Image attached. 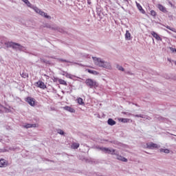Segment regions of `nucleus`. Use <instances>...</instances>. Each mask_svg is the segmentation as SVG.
Returning <instances> with one entry per match:
<instances>
[{
    "label": "nucleus",
    "mask_w": 176,
    "mask_h": 176,
    "mask_svg": "<svg viewBox=\"0 0 176 176\" xmlns=\"http://www.w3.org/2000/svg\"><path fill=\"white\" fill-rule=\"evenodd\" d=\"M57 133L58 134H60V135H64V134H65V133L64 132V131H63L62 129H57Z\"/></svg>",
    "instance_id": "obj_29"
},
{
    "label": "nucleus",
    "mask_w": 176,
    "mask_h": 176,
    "mask_svg": "<svg viewBox=\"0 0 176 176\" xmlns=\"http://www.w3.org/2000/svg\"><path fill=\"white\" fill-rule=\"evenodd\" d=\"M126 74H128L129 75H134L133 73H131V72H127Z\"/></svg>",
    "instance_id": "obj_41"
},
{
    "label": "nucleus",
    "mask_w": 176,
    "mask_h": 176,
    "mask_svg": "<svg viewBox=\"0 0 176 176\" xmlns=\"http://www.w3.org/2000/svg\"><path fill=\"white\" fill-rule=\"evenodd\" d=\"M56 25H50L49 23H45L44 25L45 28H50V30H53V28H55Z\"/></svg>",
    "instance_id": "obj_20"
},
{
    "label": "nucleus",
    "mask_w": 176,
    "mask_h": 176,
    "mask_svg": "<svg viewBox=\"0 0 176 176\" xmlns=\"http://www.w3.org/2000/svg\"><path fill=\"white\" fill-rule=\"evenodd\" d=\"M77 101L80 105H83V104H85V102H83V99H82V98H78Z\"/></svg>",
    "instance_id": "obj_26"
},
{
    "label": "nucleus",
    "mask_w": 176,
    "mask_h": 176,
    "mask_svg": "<svg viewBox=\"0 0 176 176\" xmlns=\"http://www.w3.org/2000/svg\"><path fill=\"white\" fill-rule=\"evenodd\" d=\"M63 109H65V111H68V112H71L72 113H75V109H74L71 107L65 106V107H63Z\"/></svg>",
    "instance_id": "obj_13"
},
{
    "label": "nucleus",
    "mask_w": 176,
    "mask_h": 176,
    "mask_svg": "<svg viewBox=\"0 0 176 176\" xmlns=\"http://www.w3.org/2000/svg\"><path fill=\"white\" fill-rule=\"evenodd\" d=\"M168 61H171L169 58H168Z\"/></svg>",
    "instance_id": "obj_46"
},
{
    "label": "nucleus",
    "mask_w": 176,
    "mask_h": 176,
    "mask_svg": "<svg viewBox=\"0 0 176 176\" xmlns=\"http://www.w3.org/2000/svg\"><path fill=\"white\" fill-rule=\"evenodd\" d=\"M94 60V63L95 65L98 67H100L101 68H105L106 69H111L112 66L111 65V63L105 62L104 60L101 59V58L92 57Z\"/></svg>",
    "instance_id": "obj_1"
},
{
    "label": "nucleus",
    "mask_w": 176,
    "mask_h": 176,
    "mask_svg": "<svg viewBox=\"0 0 176 176\" xmlns=\"http://www.w3.org/2000/svg\"><path fill=\"white\" fill-rule=\"evenodd\" d=\"M79 147V143H73L72 145V148L73 149H78Z\"/></svg>",
    "instance_id": "obj_22"
},
{
    "label": "nucleus",
    "mask_w": 176,
    "mask_h": 176,
    "mask_svg": "<svg viewBox=\"0 0 176 176\" xmlns=\"http://www.w3.org/2000/svg\"><path fill=\"white\" fill-rule=\"evenodd\" d=\"M88 5H91V1L90 0H87Z\"/></svg>",
    "instance_id": "obj_42"
},
{
    "label": "nucleus",
    "mask_w": 176,
    "mask_h": 176,
    "mask_svg": "<svg viewBox=\"0 0 176 176\" xmlns=\"http://www.w3.org/2000/svg\"><path fill=\"white\" fill-rule=\"evenodd\" d=\"M40 61H41V63H46V60H45V59H43V58H40Z\"/></svg>",
    "instance_id": "obj_39"
},
{
    "label": "nucleus",
    "mask_w": 176,
    "mask_h": 176,
    "mask_svg": "<svg viewBox=\"0 0 176 176\" xmlns=\"http://www.w3.org/2000/svg\"><path fill=\"white\" fill-rule=\"evenodd\" d=\"M21 76L22 77V78H28V74H27V73H22V74H21Z\"/></svg>",
    "instance_id": "obj_33"
},
{
    "label": "nucleus",
    "mask_w": 176,
    "mask_h": 176,
    "mask_svg": "<svg viewBox=\"0 0 176 176\" xmlns=\"http://www.w3.org/2000/svg\"><path fill=\"white\" fill-rule=\"evenodd\" d=\"M58 82L60 83V85H64L65 86H67V82L63 79H59L58 80Z\"/></svg>",
    "instance_id": "obj_23"
},
{
    "label": "nucleus",
    "mask_w": 176,
    "mask_h": 176,
    "mask_svg": "<svg viewBox=\"0 0 176 176\" xmlns=\"http://www.w3.org/2000/svg\"><path fill=\"white\" fill-rule=\"evenodd\" d=\"M133 116H135V118H142V119H145V117L144 116V115L140 114V115H133Z\"/></svg>",
    "instance_id": "obj_31"
},
{
    "label": "nucleus",
    "mask_w": 176,
    "mask_h": 176,
    "mask_svg": "<svg viewBox=\"0 0 176 176\" xmlns=\"http://www.w3.org/2000/svg\"><path fill=\"white\" fill-rule=\"evenodd\" d=\"M8 162L5 160H0V167H6Z\"/></svg>",
    "instance_id": "obj_17"
},
{
    "label": "nucleus",
    "mask_w": 176,
    "mask_h": 176,
    "mask_svg": "<svg viewBox=\"0 0 176 176\" xmlns=\"http://www.w3.org/2000/svg\"><path fill=\"white\" fill-rule=\"evenodd\" d=\"M155 119H157L158 120H164L166 118H163V117H160L159 116H156L155 117Z\"/></svg>",
    "instance_id": "obj_32"
},
{
    "label": "nucleus",
    "mask_w": 176,
    "mask_h": 176,
    "mask_svg": "<svg viewBox=\"0 0 176 176\" xmlns=\"http://www.w3.org/2000/svg\"><path fill=\"white\" fill-rule=\"evenodd\" d=\"M45 64H50V61H49V60H45Z\"/></svg>",
    "instance_id": "obj_43"
},
{
    "label": "nucleus",
    "mask_w": 176,
    "mask_h": 176,
    "mask_svg": "<svg viewBox=\"0 0 176 176\" xmlns=\"http://www.w3.org/2000/svg\"><path fill=\"white\" fill-rule=\"evenodd\" d=\"M120 120L122 123H127L129 122V120H130L127 119V118H120Z\"/></svg>",
    "instance_id": "obj_28"
},
{
    "label": "nucleus",
    "mask_w": 176,
    "mask_h": 176,
    "mask_svg": "<svg viewBox=\"0 0 176 176\" xmlns=\"http://www.w3.org/2000/svg\"><path fill=\"white\" fill-rule=\"evenodd\" d=\"M33 10L36 13H38V14H40V16H42L43 17H45V19H47V20H52V16L50 15H47V13L42 11L41 9L38 8L37 7H34Z\"/></svg>",
    "instance_id": "obj_3"
},
{
    "label": "nucleus",
    "mask_w": 176,
    "mask_h": 176,
    "mask_svg": "<svg viewBox=\"0 0 176 176\" xmlns=\"http://www.w3.org/2000/svg\"><path fill=\"white\" fill-rule=\"evenodd\" d=\"M28 0H22L23 2H24V3H25V2H27Z\"/></svg>",
    "instance_id": "obj_45"
},
{
    "label": "nucleus",
    "mask_w": 176,
    "mask_h": 176,
    "mask_svg": "<svg viewBox=\"0 0 176 176\" xmlns=\"http://www.w3.org/2000/svg\"><path fill=\"white\" fill-rule=\"evenodd\" d=\"M100 151H102V152H104V153H107L108 155H118L116 150L111 148L102 147L100 148Z\"/></svg>",
    "instance_id": "obj_4"
},
{
    "label": "nucleus",
    "mask_w": 176,
    "mask_h": 176,
    "mask_svg": "<svg viewBox=\"0 0 176 176\" xmlns=\"http://www.w3.org/2000/svg\"><path fill=\"white\" fill-rule=\"evenodd\" d=\"M146 148H148V149H155V148H159V145H157V144H155L153 142H148L146 143Z\"/></svg>",
    "instance_id": "obj_6"
},
{
    "label": "nucleus",
    "mask_w": 176,
    "mask_h": 176,
    "mask_svg": "<svg viewBox=\"0 0 176 176\" xmlns=\"http://www.w3.org/2000/svg\"><path fill=\"white\" fill-rule=\"evenodd\" d=\"M146 119H147V120H151L152 118L149 116H148Z\"/></svg>",
    "instance_id": "obj_44"
},
{
    "label": "nucleus",
    "mask_w": 176,
    "mask_h": 176,
    "mask_svg": "<svg viewBox=\"0 0 176 176\" xmlns=\"http://www.w3.org/2000/svg\"><path fill=\"white\" fill-rule=\"evenodd\" d=\"M12 49L14 50H19V52H25V47L17 43H14Z\"/></svg>",
    "instance_id": "obj_5"
},
{
    "label": "nucleus",
    "mask_w": 176,
    "mask_h": 176,
    "mask_svg": "<svg viewBox=\"0 0 176 176\" xmlns=\"http://www.w3.org/2000/svg\"><path fill=\"white\" fill-rule=\"evenodd\" d=\"M157 8L161 12H163V13H167V9H166V7L163 6V5L158 4Z\"/></svg>",
    "instance_id": "obj_12"
},
{
    "label": "nucleus",
    "mask_w": 176,
    "mask_h": 176,
    "mask_svg": "<svg viewBox=\"0 0 176 176\" xmlns=\"http://www.w3.org/2000/svg\"><path fill=\"white\" fill-rule=\"evenodd\" d=\"M25 129H31V127H36V124H27L23 126Z\"/></svg>",
    "instance_id": "obj_19"
},
{
    "label": "nucleus",
    "mask_w": 176,
    "mask_h": 176,
    "mask_svg": "<svg viewBox=\"0 0 176 176\" xmlns=\"http://www.w3.org/2000/svg\"><path fill=\"white\" fill-rule=\"evenodd\" d=\"M52 31H58V32H61L62 34H64L65 32L64 28H60L57 25H55V28H52Z\"/></svg>",
    "instance_id": "obj_8"
},
{
    "label": "nucleus",
    "mask_w": 176,
    "mask_h": 176,
    "mask_svg": "<svg viewBox=\"0 0 176 176\" xmlns=\"http://www.w3.org/2000/svg\"><path fill=\"white\" fill-rule=\"evenodd\" d=\"M66 77H67V78H69L70 79L72 78L71 74H66Z\"/></svg>",
    "instance_id": "obj_40"
},
{
    "label": "nucleus",
    "mask_w": 176,
    "mask_h": 176,
    "mask_svg": "<svg viewBox=\"0 0 176 176\" xmlns=\"http://www.w3.org/2000/svg\"><path fill=\"white\" fill-rule=\"evenodd\" d=\"M56 60L58 61H59V63H70L72 64H76L77 65H80V67H84L83 65L80 64V63H74V62H71L69 60H67L65 59H63V58H56Z\"/></svg>",
    "instance_id": "obj_7"
},
{
    "label": "nucleus",
    "mask_w": 176,
    "mask_h": 176,
    "mask_svg": "<svg viewBox=\"0 0 176 176\" xmlns=\"http://www.w3.org/2000/svg\"><path fill=\"white\" fill-rule=\"evenodd\" d=\"M175 65H176V61H175Z\"/></svg>",
    "instance_id": "obj_47"
},
{
    "label": "nucleus",
    "mask_w": 176,
    "mask_h": 176,
    "mask_svg": "<svg viewBox=\"0 0 176 176\" xmlns=\"http://www.w3.org/2000/svg\"><path fill=\"white\" fill-rule=\"evenodd\" d=\"M160 152H163L164 153H170V150L166 148H161Z\"/></svg>",
    "instance_id": "obj_27"
},
{
    "label": "nucleus",
    "mask_w": 176,
    "mask_h": 176,
    "mask_svg": "<svg viewBox=\"0 0 176 176\" xmlns=\"http://www.w3.org/2000/svg\"><path fill=\"white\" fill-rule=\"evenodd\" d=\"M165 27H166V28H167L168 30H170V31H173V32H174V30H175V29H174V28H170V26H168V25H166V26H165Z\"/></svg>",
    "instance_id": "obj_35"
},
{
    "label": "nucleus",
    "mask_w": 176,
    "mask_h": 176,
    "mask_svg": "<svg viewBox=\"0 0 176 176\" xmlns=\"http://www.w3.org/2000/svg\"><path fill=\"white\" fill-rule=\"evenodd\" d=\"M122 113H123L124 115H127L128 116H130V115H131V113H126V112H124V111H123Z\"/></svg>",
    "instance_id": "obj_38"
},
{
    "label": "nucleus",
    "mask_w": 176,
    "mask_h": 176,
    "mask_svg": "<svg viewBox=\"0 0 176 176\" xmlns=\"http://www.w3.org/2000/svg\"><path fill=\"white\" fill-rule=\"evenodd\" d=\"M168 17L170 19V20H173V17H174V16H173V14H169L168 15Z\"/></svg>",
    "instance_id": "obj_36"
},
{
    "label": "nucleus",
    "mask_w": 176,
    "mask_h": 176,
    "mask_svg": "<svg viewBox=\"0 0 176 176\" xmlns=\"http://www.w3.org/2000/svg\"><path fill=\"white\" fill-rule=\"evenodd\" d=\"M85 84L87 85V86H88V87H89L90 89H96V87H98V83L96 82V80L91 79V78H87L85 80Z\"/></svg>",
    "instance_id": "obj_2"
},
{
    "label": "nucleus",
    "mask_w": 176,
    "mask_h": 176,
    "mask_svg": "<svg viewBox=\"0 0 176 176\" xmlns=\"http://www.w3.org/2000/svg\"><path fill=\"white\" fill-rule=\"evenodd\" d=\"M175 135V137H176V135Z\"/></svg>",
    "instance_id": "obj_48"
},
{
    "label": "nucleus",
    "mask_w": 176,
    "mask_h": 176,
    "mask_svg": "<svg viewBox=\"0 0 176 176\" xmlns=\"http://www.w3.org/2000/svg\"><path fill=\"white\" fill-rule=\"evenodd\" d=\"M170 50L171 51V52H173V53H174L175 52H176V49L175 48H173V47H170Z\"/></svg>",
    "instance_id": "obj_37"
},
{
    "label": "nucleus",
    "mask_w": 176,
    "mask_h": 176,
    "mask_svg": "<svg viewBox=\"0 0 176 176\" xmlns=\"http://www.w3.org/2000/svg\"><path fill=\"white\" fill-rule=\"evenodd\" d=\"M25 5H27V6H28V8H31L32 9H34V6H32V4H31V3L28 0L27 2L25 3Z\"/></svg>",
    "instance_id": "obj_25"
},
{
    "label": "nucleus",
    "mask_w": 176,
    "mask_h": 176,
    "mask_svg": "<svg viewBox=\"0 0 176 176\" xmlns=\"http://www.w3.org/2000/svg\"><path fill=\"white\" fill-rule=\"evenodd\" d=\"M37 87H39L40 89H43V90H45L46 89V85H45V82L42 81H38L36 82Z\"/></svg>",
    "instance_id": "obj_10"
},
{
    "label": "nucleus",
    "mask_w": 176,
    "mask_h": 176,
    "mask_svg": "<svg viewBox=\"0 0 176 176\" xmlns=\"http://www.w3.org/2000/svg\"><path fill=\"white\" fill-rule=\"evenodd\" d=\"M117 68H118V69L119 71H122V72H124V68H123V67H122V66L118 65H117Z\"/></svg>",
    "instance_id": "obj_30"
},
{
    "label": "nucleus",
    "mask_w": 176,
    "mask_h": 176,
    "mask_svg": "<svg viewBox=\"0 0 176 176\" xmlns=\"http://www.w3.org/2000/svg\"><path fill=\"white\" fill-rule=\"evenodd\" d=\"M14 42H6L5 43V45L7 47H13V45H14Z\"/></svg>",
    "instance_id": "obj_21"
},
{
    "label": "nucleus",
    "mask_w": 176,
    "mask_h": 176,
    "mask_svg": "<svg viewBox=\"0 0 176 176\" xmlns=\"http://www.w3.org/2000/svg\"><path fill=\"white\" fill-rule=\"evenodd\" d=\"M116 156H117L118 160H120L121 162H124L125 163H127L128 160L122 155H119V153L118 152H117V155H116Z\"/></svg>",
    "instance_id": "obj_9"
},
{
    "label": "nucleus",
    "mask_w": 176,
    "mask_h": 176,
    "mask_svg": "<svg viewBox=\"0 0 176 176\" xmlns=\"http://www.w3.org/2000/svg\"><path fill=\"white\" fill-rule=\"evenodd\" d=\"M136 6L138 8V9L140 10V12H141V13H145V10H144V9H142V6H141V5L138 3L136 2Z\"/></svg>",
    "instance_id": "obj_18"
},
{
    "label": "nucleus",
    "mask_w": 176,
    "mask_h": 176,
    "mask_svg": "<svg viewBox=\"0 0 176 176\" xmlns=\"http://www.w3.org/2000/svg\"><path fill=\"white\" fill-rule=\"evenodd\" d=\"M125 39L126 41H131V34H130V32H129V30L126 31Z\"/></svg>",
    "instance_id": "obj_14"
},
{
    "label": "nucleus",
    "mask_w": 176,
    "mask_h": 176,
    "mask_svg": "<svg viewBox=\"0 0 176 176\" xmlns=\"http://www.w3.org/2000/svg\"><path fill=\"white\" fill-rule=\"evenodd\" d=\"M151 34L153 35V38H155V39L157 41H162V38H160V36H159V34H157V33H156L155 32H152Z\"/></svg>",
    "instance_id": "obj_15"
},
{
    "label": "nucleus",
    "mask_w": 176,
    "mask_h": 176,
    "mask_svg": "<svg viewBox=\"0 0 176 176\" xmlns=\"http://www.w3.org/2000/svg\"><path fill=\"white\" fill-rule=\"evenodd\" d=\"M26 101L31 105V107H34V105H35V99L32 98L28 97Z\"/></svg>",
    "instance_id": "obj_11"
},
{
    "label": "nucleus",
    "mask_w": 176,
    "mask_h": 176,
    "mask_svg": "<svg viewBox=\"0 0 176 176\" xmlns=\"http://www.w3.org/2000/svg\"><path fill=\"white\" fill-rule=\"evenodd\" d=\"M87 72H89V74H92L93 75H97V72H96L94 70L87 69Z\"/></svg>",
    "instance_id": "obj_24"
},
{
    "label": "nucleus",
    "mask_w": 176,
    "mask_h": 176,
    "mask_svg": "<svg viewBox=\"0 0 176 176\" xmlns=\"http://www.w3.org/2000/svg\"><path fill=\"white\" fill-rule=\"evenodd\" d=\"M151 16H156V12H155V10H151Z\"/></svg>",
    "instance_id": "obj_34"
},
{
    "label": "nucleus",
    "mask_w": 176,
    "mask_h": 176,
    "mask_svg": "<svg viewBox=\"0 0 176 176\" xmlns=\"http://www.w3.org/2000/svg\"><path fill=\"white\" fill-rule=\"evenodd\" d=\"M107 123L109 126H115V124H116V121L113 120L112 118H109L107 120Z\"/></svg>",
    "instance_id": "obj_16"
}]
</instances>
